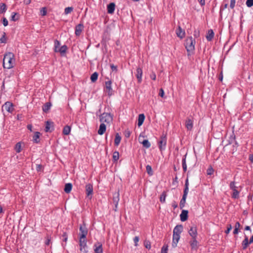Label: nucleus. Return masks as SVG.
I'll list each match as a JSON object with an SVG mask.
<instances>
[{"label":"nucleus","instance_id":"nucleus-1","mask_svg":"<svg viewBox=\"0 0 253 253\" xmlns=\"http://www.w3.org/2000/svg\"><path fill=\"white\" fill-rule=\"evenodd\" d=\"M14 55L11 52L6 53L3 59V67L5 69H10L13 67L15 63Z\"/></svg>","mask_w":253,"mask_h":253},{"label":"nucleus","instance_id":"nucleus-2","mask_svg":"<svg viewBox=\"0 0 253 253\" xmlns=\"http://www.w3.org/2000/svg\"><path fill=\"white\" fill-rule=\"evenodd\" d=\"M195 40L191 36L188 37L185 42V47L187 51V55L191 56L194 54L195 50Z\"/></svg>","mask_w":253,"mask_h":253},{"label":"nucleus","instance_id":"nucleus-3","mask_svg":"<svg viewBox=\"0 0 253 253\" xmlns=\"http://www.w3.org/2000/svg\"><path fill=\"white\" fill-rule=\"evenodd\" d=\"M167 142V134L163 133L160 138V140L158 141L159 148L161 152L166 150Z\"/></svg>","mask_w":253,"mask_h":253},{"label":"nucleus","instance_id":"nucleus-4","mask_svg":"<svg viewBox=\"0 0 253 253\" xmlns=\"http://www.w3.org/2000/svg\"><path fill=\"white\" fill-rule=\"evenodd\" d=\"M99 120L102 123L109 124L113 120V115L110 113H103L99 116Z\"/></svg>","mask_w":253,"mask_h":253},{"label":"nucleus","instance_id":"nucleus-5","mask_svg":"<svg viewBox=\"0 0 253 253\" xmlns=\"http://www.w3.org/2000/svg\"><path fill=\"white\" fill-rule=\"evenodd\" d=\"M104 91L106 92L109 96H111L114 94V90L112 88V81L111 80L105 82Z\"/></svg>","mask_w":253,"mask_h":253},{"label":"nucleus","instance_id":"nucleus-6","mask_svg":"<svg viewBox=\"0 0 253 253\" xmlns=\"http://www.w3.org/2000/svg\"><path fill=\"white\" fill-rule=\"evenodd\" d=\"M79 230L80 232L79 234L80 237H81L82 238H86L88 233V229L84 222L83 224L80 225Z\"/></svg>","mask_w":253,"mask_h":253},{"label":"nucleus","instance_id":"nucleus-7","mask_svg":"<svg viewBox=\"0 0 253 253\" xmlns=\"http://www.w3.org/2000/svg\"><path fill=\"white\" fill-rule=\"evenodd\" d=\"M113 201L115 207L114 210L117 211L118 203L120 201V194L119 192H116L113 194Z\"/></svg>","mask_w":253,"mask_h":253},{"label":"nucleus","instance_id":"nucleus-8","mask_svg":"<svg viewBox=\"0 0 253 253\" xmlns=\"http://www.w3.org/2000/svg\"><path fill=\"white\" fill-rule=\"evenodd\" d=\"M188 233L192 238H197L198 235L197 227L193 225L190 227V229L188 230Z\"/></svg>","mask_w":253,"mask_h":253},{"label":"nucleus","instance_id":"nucleus-9","mask_svg":"<svg viewBox=\"0 0 253 253\" xmlns=\"http://www.w3.org/2000/svg\"><path fill=\"white\" fill-rule=\"evenodd\" d=\"M94 253H103L102 244L100 242H97L93 245Z\"/></svg>","mask_w":253,"mask_h":253},{"label":"nucleus","instance_id":"nucleus-10","mask_svg":"<svg viewBox=\"0 0 253 253\" xmlns=\"http://www.w3.org/2000/svg\"><path fill=\"white\" fill-rule=\"evenodd\" d=\"M84 26L83 23H80L77 25L75 27V34L77 36H79L83 30H84Z\"/></svg>","mask_w":253,"mask_h":253},{"label":"nucleus","instance_id":"nucleus-11","mask_svg":"<svg viewBox=\"0 0 253 253\" xmlns=\"http://www.w3.org/2000/svg\"><path fill=\"white\" fill-rule=\"evenodd\" d=\"M54 130V125L52 122L46 121L45 123V132H52Z\"/></svg>","mask_w":253,"mask_h":253},{"label":"nucleus","instance_id":"nucleus-12","mask_svg":"<svg viewBox=\"0 0 253 253\" xmlns=\"http://www.w3.org/2000/svg\"><path fill=\"white\" fill-rule=\"evenodd\" d=\"M192 250H197L198 248V242L197 238H192L189 242Z\"/></svg>","mask_w":253,"mask_h":253},{"label":"nucleus","instance_id":"nucleus-13","mask_svg":"<svg viewBox=\"0 0 253 253\" xmlns=\"http://www.w3.org/2000/svg\"><path fill=\"white\" fill-rule=\"evenodd\" d=\"M188 217V211L183 210L180 214V218L181 221L184 222L187 220Z\"/></svg>","mask_w":253,"mask_h":253},{"label":"nucleus","instance_id":"nucleus-14","mask_svg":"<svg viewBox=\"0 0 253 253\" xmlns=\"http://www.w3.org/2000/svg\"><path fill=\"white\" fill-rule=\"evenodd\" d=\"M86 238H82L81 237L79 238V244L80 246V251H82L83 249H84L85 248H86Z\"/></svg>","mask_w":253,"mask_h":253},{"label":"nucleus","instance_id":"nucleus-15","mask_svg":"<svg viewBox=\"0 0 253 253\" xmlns=\"http://www.w3.org/2000/svg\"><path fill=\"white\" fill-rule=\"evenodd\" d=\"M185 126L188 130H192L193 127V120L190 118H187L185 122Z\"/></svg>","mask_w":253,"mask_h":253},{"label":"nucleus","instance_id":"nucleus-16","mask_svg":"<svg viewBox=\"0 0 253 253\" xmlns=\"http://www.w3.org/2000/svg\"><path fill=\"white\" fill-rule=\"evenodd\" d=\"M141 137H144V136L142 135L141 134H140L139 137V142L143 145V146L144 147L146 148H150L151 146V143H150V142L147 139H144L142 141H140V139Z\"/></svg>","mask_w":253,"mask_h":253},{"label":"nucleus","instance_id":"nucleus-17","mask_svg":"<svg viewBox=\"0 0 253 253\" xmlns=\"http://www.w3.org/2000/svg\"><path fill=\"white\" fill-rule=\"evenodd\" d=\"M180 237V235L173 234L172 246L173 248H175L177 246V244L179 241Z\"/></svg>","mask_w":253,"mask_h":253},{"label":"nucleus","instance_id":"nucleus-18","mask_svg":"<svg viewBox=\"0 0 253 253\" xmlns=\"http://www.w3.org/2000/svg\"><path fill=\"white\" fill-rule=\"evenodd\" d=\"M176 34L177 36L180 39H182L185 36V31L183 30L180 26H178V28L176 30Z\"/></svg>","mask_w":253,"mask_h":253},{"label":"nucleus","instance_id":"nucleus-19","mask_svg":"<svg viewBox=\"0 0 253 253\" xmlns=\"http://www.w3.org/2000/svg\"><path fill=\"white\" fill-rule=\"evenodd\" d=\"M85 192L86 195L89 196L93 193V186L91 184L88 183L85 186Z\"/></svg>","mask_w":253,"mask_h":253},{"label":"nucleus","instance_id":"nucleus-20","mask_svg":"<svg viewBox=\"0 0 253 253\" xmlns=\"http://www.w3.org/2000/svg\"><path fill=\"white\" fill-rule=\"evenodd\" d=\"M3 107H4L5 110L9 113H11L13 110V104L9 102H5L3 106Z\"/></svg>","mask_w":253,"mask_h":253},{"label":"nucleus","instance_id":"nucleus-21","mask_svg":"<svg viewBox=\"0 0 253 253\" xmlns=\"http://www.w3.org/2000/svg\"><path fill=\"white\" fill-rule=\"evenodd\" d=\"M183 226L181 224L177 225L173 229V234L180 235L183 231Z\"/></svg>","mask_w":253,"mask_h":253},{"label":"nucleus","instance_id":"nucleus-22","mask_svg":"<svg viewBox=\"0 0 253 253\" xmlns=\"http://www.w3.org/2000/svg\"><path fill=\"white\" fill-rule=\"evenodd\" d=\"M142 70L141 68L138 67L136 69V77L138 80V83H140L142 82Z\"/></svg>","mask_w":253,"mask_h":253},{"label":"nucleus","instance_id":"nucleus-23","mask_svg":"<svg viewBox=\"0 0 253 253\" xmlns=\"http://www.w3.org/2000/svg\"><path fill=\"white\" fill-rule=\"evenodd\" d=\"M115 3L114 2H111L108 5L107 7V12L109 14H113L114 12L115 9Z\"/></svg>","mask_w":253,"mask_h":253},{"label":"nucleus","instance_id":"nucleus-24","mask_svg":"<svg viewBox=\"0 0 253 253\" xmlns=\"http://www.w3.org/2000/svg\"><path fill=\"white\" fill-rule=\"evenodd\" d=\"M106 129V126L104 123H101L98 130V133L99 135H102L104 133Z\"/></svg>","mask_w":253,"mask_h":253},{"label":"nucleus","instance_id":"nucleus-25","mask_svg":"<svg viewBox=\"0 0 253 253\" xmlns=\"http://www.w3.org/2000/svg\"><path fill=\"white\" fill-rule=\"evenodd\" d=\"M67 49L68 47L67 45H63L57 50V52H59L61 56H64L67 52Z\"/></svg>","mask_w":253,"mask_h":253},{"label":"nucleus","instance_id":"nucleus-26","mask_svg":"<svg viewBox=\"0 0 253 253\" xmlns=\"http://www.w3.org/2000/svg\"><path fill=\"white\" fill-rule=\"evenodd\" d=\"M41 135V133L37 131L34 133V136H33V141L35 143H38L40 142V136Z\"/></svg>","mask_w":253,"mask_h":253},{"label":"nucleus","instance_id":"nucleus-27","mask_svg":"<svg viewBox=\"0 0 253 253\" xmlns=\"http://www.w3.org/2000/svg\"><path fill=\"white\" fill-rule=\"evenodd\" d=\"M250 242L249 241L248 237L247 236H245L244 240L243 241L242 245V248L243 250H246L250 244Z\"/></svg>","mask_w":253,"mask_h":253},{"label":"nucleus","instance_id":"nucleus-28","mask_svg":"<svg viewBox=\"0 0 253 253\" xmlns=\"http://www.w3.org/2000/svg\"><path fill=\"white\" fill-rule=\"evenodd\" d=\"M51 106V103L49 102L45 103L42 107L43 112L47 113Z\"/></svg>","mask_w":253,"mask_h":253},{"label":"nucleus","instance_id":"nucleus-29","mask_svg":"<svg viewBox=\"0 0 253 253\" xmlns=\"http://www.w3.org/2000/svg\"><path fill=\"white\" fill-rule=\"evenodd\" d=\"M72 184L71 183H68L65 184V187L64 189V192L67 194L70 193L72 190Z\"/></svg>","mask_w":253,"mask_h":253},{"label":"nucleus","instance_id":"nucleus-30","mask_svg":"<svg viewBox=\"0 0 253 253\" xmlns=\"http://www.w3.org/2000/svg\"><path fill=\"white\" fill-rule=\"evenodd\" d=\"M145 115L143 114H139L138 119L137 125L138 126H140L143 123L145 120Z\"/></svg>","mask_w":253,"mask_h":253},{"label":"nucleus","instance_id":"nucleus-31","mask_svg":"<svg viewBox=\"0 0 253 253\" xmlns=\"http://www.w3.org/2000/svg\"><path fill=\"white\" fill-rule=\"evenodd\" d=\"M214 34L212 30L211 29L208 31L207 35L206 36V39L208 41H211L213 38Z\"/></svg>","mask_w":253,"mask_h":253},{"label":"nucleus","instance_id":"nucleus-32","mask_svg":"<svg viewBox=\"0 0 253 253\" xmlns=\"http://www.w3.org/2000/svg\"><path fill=\"white\" fill-rule=\"evenodd\" d=\"M121 136L119 135L118 133H117L115 135V138L114 141V143L116 146H118L120 143L121 140Z\"/></svg>","mask_w":253,"mask_h":253},{"label":"nucleus","instance_id":"nucleus-33","mask_svg":"<svg viewBox=\"0 0 253 253\" xmlns=\"http://www.w3.org/2000/svg\"><path fill=\"white\" fill-rule=\"evenodd\" d=\"M71 131V127L69 126H66L64 127L63 129V133L64 135H68L70 134Z\"/></svg>","mask_w":253,"mask_h":253},{"label":"nucleus","instance_id":"nucleus-34","mask_svg":"<svg viewBox=\"0 0 253 253\" xmlns=\"http://www.w3.org/2000/svg\"><path fill=\"white\" fill-rule=\"evenodd\" d=\"M7 10V6L4 3L0 4V14L4 13Z\"/></svg>","mask_w":253,"mask_h":253},{"label":"nucleus","instance_id":"nucleus-35","mask_svg":"<svg viewBox=\"0 0 253 253\" xmlns=\"http://www.w3.org/2000/svg\"><path fill=\"white\" fill-rule=\"evenodd\" d=\"M167 192L166 191H163L162 193V194L161 195L160 197V201L162 203H165L166 202V197H167Z\"/></svg>","mask_w":253,"mask_h":253},{"label":"nucleus","instance_id":"nucleus-36","mask_svg":"<svg viewBox=\"0 0 253 253\" xmlns=\"http://www.w3.org/2000/svg\"><path fill=\"white\" fill-rule=\"evenodd\" d=\"M186 155H187V154H185L183 156V157L182 158V168H183V171L184 172H186V170H187V165H186Z\"/></svg>","mask_w":253,"mask_h":253},{"label":"nucleus","instance_id":"nucleus-37","mask_svg":"<svg viewBox=\"0 0 253 253\" xmlns=\"http://www.w3.org/2000/svg\"><path fill=\"white\" fill-rule=\"evenodd\" d=\"M98 74L97 72H95L93 73L90 77L91 81L92 83L95 82L98 79Z\"/></svg>","mask_w":253,"mask_h":253},{"label":"nucleus","instance_id":"nucleus-38","mask_svg":"<svg viewBox=\"0 0 253 253\" xmlns=\"http://www.w3.org/2000/svg\"><path fill=\"white\" fill-rule=\"evenodd\" d=\"M19 14L16 12H12L10 20L13 21H16L19 19Z\"/></svg>","mask_w":253,"mask_h":253},{"label":"nucleus","instance_id":"nucleus-39","mask_svg":"<svg viewBox=\"0 0 253 253\" xmlns=\"http://www.w3.org/2000/svg\"><path fill=\"white\" fill-rule=\"evenodd\" d=\"M240 192L237 190H233V193L232 194V198L234 199H237L239 198Z\"/></svg>","mask_w":253,"mask_h":253},{"label":"nucleus","instance_id":"nucleus-40","mask_svg":"<svg viewBox=\"0 0 253 253\" xmlns=\"http://www.w3.org/2000/svg\"><path fill=\"white\" fill-rule=\"evenodd\" d=\"M186 198L187 197H186L182 196V198L181 199V200L180 201V203H179V207H180V209H182L184 207L185 204L186 203Z\"/></svg>","mask_w":253,"mask_h":253},{"label":"nucleus","instance_id":"nucleus-41","mask_svg":"<svg viewBox=\"0 0 253 253\" xmlns=\"http://www.w3.org/2000/svg\"><path fill=\"white\" fill-rule=\"evenodd\" d=\"M54 51L55 52H57V50L59 48V46L60 45V42L57 40H55L54 41Z\"/></svg>","mask_w":253,"mask_h":253},{"label":"nucleus","instance_id":"nucleus-42","mask_svg":"<svg viewBox=\"0 0 253 253\" xmlns=\"http://www.w3.org/2000/svg\"><path fill=\"white\" fill-rule=\"evenodd\" d=\"M146 171L149 175L152 176L153 174V171L152 170L151 166H150V165L146 166Z\"/></svg>","mask_w":253,"mask_h":253},{"label":"nucleus","instance_id":"nucleus-43","mask_svg":"<svg viewBox=\"0 0 253 253\" xmlns=\"http://www.w3.org/2000/svg\"><path fill=\"white\" fill-rule=\"evenodd\" d=\"M119 159V153L118 151H115L113 154V159L114 162H117Z\"/></svg>","mask_w":253,"mask_h":253},{"label":"nucleus","instance_id":"nucleus-44","mask_svg":"<svg viewBox=\"0 0 253 253\" xmlns=\"http://www.w3.org/2000/svg\"><path fill=\"white\" fill-rule=\"evenodd\" d=\"M235 139H236L235 135L234 134V132H233L232 135H231L229 138V140H228L229 143H228L229 144L233 143L235 141Z\"/></svg>","mask_w":253,"mask_h":253},{"label":"nucleus","instance_id":"nucleus-45","mask_svg":"<svg viewBox=\"0 0 253 253\" xmlns=\"http://www.w3.org/2000/svg\"><path fill=\"white\" fill-rule=\"evenodd\" d=\"M15 150L17 153H20L21 151V145L20 142L16 143L15 147Z\"/></svg>","mask_w":253,"mask_h":253},{"label":"nucleus","instance_id":"nucleus-46","mask_svg":"<svg viewBox=\"0 0 253 253\" xmlns=\"http://www.w3.org/2000/svg\"><path fill=\"white\" fill-rule=\"evenodd\" d=\"M73 7H67L65 8L64 13L65 14H68L73 11Z\"/></svg>","mask_w":253,"mask_h":253},{"label":"nucleus","instance_id":"nucleus-47","mask_svg":"<svg viewBox=\"0 0 253 253\" xmlns=\"http://www.w3.org/2000/svg\"><path fill=\"white\" fill-rule=\"evenodd\" d=\"M6 34L5 33H3L2 36L0 38V43H6V38L5 37Z\"/></svg>","mask_w":253,"mask_h":253},{"label":"nucleus","instance_id":"nucleus-48","mask_svg":"<svg viewBox=\"0 0 253 253\" xmlns=\"http://www.w3.org/2000/svg\"><path fill=\"white\" fill-rule=\"evenodd\" d=\"M144 246L145 247L148 249V250H150L151 249V242L148 241V240H145L144 241Z\"/></svg>","mask_w":253,"mask_h":253},{"label":"nucleus","instance_id":"nucleus-49","mask_svg":"<svg viewBox=\"0 0 253 253\" xmlns=\"http://www.w3.org/2000/svg\"><path fill=\"white\" fill-rule=\"evenodd\" d=\"M230 189H231L232 191L234 190H236L237 188V187L235 185V181H232L230 183L229 185Z\"/></svg>","mask_w":253,"mask_h":253},{"label":"nucleus","instance_id":"nucleus-50","mask_svg":"<svg viewBox=\"0 0 253 253\" xmlns=\"http://www.w3.org/2000/svg\"><path fill=\"white\" fill-rule=\"evenodd\" d=\"M168 245H164L161 249V253H168Z\"/></svg>","mask_w":253,"mask_h":253},{"label":"nucleus","instance_id":"nucleus-51","mask_svg":"<svg viewBox=\"0 0 253 253\" xmlns=\"http://www.w3.org/2000/svg\"><path fill=\"white\" fill-rule=\"evenodd\" d=\"M41 14L42 16H45L47 14V10H46V8L44 7H42L41 9Z\"/></svg>","mask_w":253,"mask_h":253},{"label":"nucleus","instance_id":"nucleus-52","mask_svg":"<svg viewBox=\"0 0 253 253\" xmlns=\"http://www.w3.org/2000/svg\"><path fill=\"white\" fill-rule=\"evenodd\" d=\"M246 3L248 7H251L253 5V0H247Z\"/></svg>","mask_w":253,"mask_h":253},{"label":"nucleus","instance_id":"nucleus-53","mask_svg":"<svg viewBox=\"0 0 253 253\" xmlns=\"http://www.w3.org/2000/svg\"><path fill=\"white\" fill-rule=\"evenodd\" d=\"M110 67L113 72H117L118 71V67L117 66L114 65V64H111Z\"/></svg>","mask_w":253,"mask_h":253},{"label":"nucleus","instance_id":"nucleus-54","mask_svg":"<svg viewBox=\"0 0 253 253\" xmlns=\"http://www.w3.org/2000/svg\"><path fill=\"white\" fill-rule=\"evenodd\" d=\"M62 237H63L62 240L64 242H67L68 240V235L66 232H63Z\"/></svg>","mask_w":253,"mask_h":253},{"label":"nucleus","instance_id":"nucleus-55","mask_svg":"<svg viewBox=\"0 0 253 253\" xmlns=\"http://www.w3.org/2000/svg\"><path fill=\"white\" fill-rule=\"evenodd\" d=\"M2 23L4 26H7L8 24V22L5 17H3L2 19Z\"/></svg>","mask_w":253,"mask_h":253},{"label":"nucleus","instance_id":"nucleus-56","mask_svg":"<svg viewBox=\"0 0 253 253\" xmlns=\"http://www.w3.org/2000/svg\"><path fill=\"white\" fill-rule=\"evenodd\" d=\"M232 227L231 224L227 225V229L225 230V232L226 234H228L230 232L231 230L232 229Z\"/></svg>","mask_w":253,"mask_h":253},{"label":"nucleus","instance_id":"nucleus-57","mask_svg":"<svg viewBox=\"0 0 253 253\" xmlns=\"http://www.w3.org/2000/svg\"><path fill=\"white\" fill-rule=\"evenodd\" d=\"M236 0H231L230 3V7L231 8L233 9L235 6Z\"/></svg>","mask_w":253,"mask_h":253},{"label":"nucleus","instance_id":"nucleus-58","mask_svg":"<svg viewBox=\"0 0 253 253\" xmlns=\"http://www.w3.org/2000/svg\"><path fill=\"white\" fill-rule=\"evenodd\" d=\"M189 191V188L184 187V191H183V195L182 196L187 197V194Z\"/></svg>","mask_w":253,"mask_h":253},{"label":"nucleus","instance_id":"nucleus-59","mask_svg":"<svg viewBox=\"0 0 253 253\" xmlns=\"http://www.w3.org/2000/svg\"><path fill=\"white\" fill-rule=\"evenodd\" d=\"M150 77L152 80L155 81L156 79V74L154 72H152L150 75Z\"/></svg>","mask_w":253,"mask_h":253},{"label":"nucleus","instance_id":"nucleus-60","mask_svg":"<svg viewBox=\"0 0 253 253\" xmlns=\"http://www.w3.org/2000/svg\"><path fill=\"white\" fill-rule=\"evenodd\" d=\"M139 240V237L138 236H135L134 239H133V241L134 242V244H135V246H137L138 245V242Z\"/></svg>","mask_w":253,"mask_h":253},{"label":"nucleus","instance_id":"nucleus-61","mask_svg":"<svg viewBox=\"0 0 253 253\" xmlns=\"http://www.w3.org/2000/svg\"><path fill=\"white\" fill-rule=\"evenodd\" d=\"M213 169L212 168H209L207 170V174L208 175H211L213 173Z\"/></svg>","mask_w":253,"mask_h":253},{"label":"nucleus","instance_id":"nucleus-62","mask_svg":"<svg viewBox=\"0 0 253 253\" xmlns=\"http://www.w3.org/2000/svg\"><path fill=\"white\" fill-rule=\"evenodd\" d=\"M159 95L161 97L164 98L165 95V92L163 88H161L159 91Z\"/></svg>","mask_w":253,"mask_h":253},{"label":"nucleus","instance_id":"nucleus-63","mask_svg":"<svg viewBox=\"0 0 253 253\" xmlns=\"http://www.w3.org/2000/svg\"><path fill=\"white\" fill-rule=\"evenodd\" d=\"M42 166L41 164H37L36 165V170L38 171H40L42 170Z\"/></svg>","mask_w":253,"mask_h":253},{"label":"nucleus","instance_id":"nucleus-64","mask_svg":"<svg viewBox=\"0 0 253 253\" xmlns=\"http://www.w3.org/2000/svg\"><path fill=\"white\" fill-rule=\"evenodd\" d=\"M130 132L128 130H126L125 132V137L126 138H128L130 136Z\"/></svg>","mask_w":253,"mask_h":253}]
</instances>
